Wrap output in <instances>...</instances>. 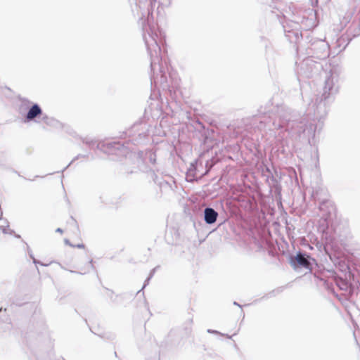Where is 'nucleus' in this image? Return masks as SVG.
<instances>
[{"label": "nucleus", "mask_w": 360, "mask_h": 360, "mask_svg": "<svg viewBox=\"0 0 360 360\" xmlns=\"http://www.w3.org/2000/svg\"><path fill=\"white\" fill-rule=\"evenodd\" d=\"M143 40L150 57V68L153 73V77L157 70L162 72L161 61L160 44L165 37V33L159 30L155 25H148L143 27ZM155 80V78H154ZM156 82V81H155Z\"/></svg>", "instance_id": "nucleus-1"}, {"label": "nucleus", "mask_w": 360, "mask_h": 360, "mask_svg": "<svg viewBox=\"0 0 360 360\" xmlns=\"http://www.w3.org/2000/svg\"><path fill=\"white\" fill-rule=\"evenodd\" d=\"M339 77L336 72H329L326 77L320 101L316 104L317 114H326L328 101L338 92Z\"/></svg>", "instance_id": "nucleus-2"}, {"label": "nucleus", "mask_w": 360, "mask_h": 360, "mask_svg": "<svg viewBox=\"0 0 360 360\" xmlns=\"http://www.w3.org/2000/svg\"><path fill=\"white\" fill-rule=\"evenodd\" d=\"M42 115V110L38 104H34L29 109L25 115V120L27 122L32 121L35 118Z\"/></svg>", "instance_id": "nucleus-3"}, {"label": "nucleus", "mask_w": 360, "mask_h": 360, "mask_svg": "<svg viewBox=\"0 0 360 360\" xmlns=\"http://www.w3.org/2000/svg\"><path fill=\"white\" fill-rule=\"evenodd\" d=\"M297 127L299 129H295L297 133H304L307 134L308 136L314 135L316 128V125L311 122L309 124H304L300 122L299 123V126H297Z\"/></svg>", "instance_id": "nucleus-4"}, {"label": "nucleus", "mask_w": 360, "mask_h": 360, "mask_svg": "<svg viewBox=\"0 0 360 360\" xmlns=\"http://www.w3.org/2000/svg\"><path fill=\"white\" fill-rule=\"evenodd\" d=\"M218 213L211 207H207L204 210V219L208 224L214 223L217 219Z\"/></svg>", "instance_id": "nucleus-5"}, {"label": "nucleus", "mask_w": 360, "mask_h": 360, "mask_svg": "<svg viewBox=\"0 0 360 360\" xmlns=\"http://www.w3.org/2000/svg\"><path fill=\"white\" fill-rule=\"evenodd\" d=\"M119 144L116 143L108 142L106 143H98V147L100 150L105 153L113 154L116 153L115 150H118Z\"/></svg>", "instance_id": "nucleus-6"}, {"label": "nucleus", "mask_w": 360, "mask_h": 360, "mask_svg": "<svg viewBox=\"0 0 360 360\" xmlns=\"http://www.w3.org/2000/svg\"><path fill=\"white\" fill-rule=\"evenodd\" d=\"M309 257L306 254L298 252L295 257L296 262L301 266L305 269H310L311 263L309 262Z\"/></svg>", "instance_id": "nucleus-7"}, {"label": "nucleus", "mask_w": 360, "mask_h": 360, "mask_svg": "<svg viewBox=\"0 0 360 360\" xmlns=\"http://www.w3.org/2000/svg\"><path fill=\"white\" fill-rule=\"evenodd\" d=\"M92 262V259H89L87 261V262L84 266H78L77 268L79 269V271L77 273L80 274H85L89 273L91 269H94Z\"/></svg>", "instance_id": "nucleus-8"}, {"label": "nucleus", "mask_w": 360, "mask_h": 360, "mask_svg": "<svg viewBox=\"0 0 360 360\" xmlns=\"http://www.w3.org/2000/svg\"><path fill=\"white\" fill-rule=\"evenodd\" d=\"M273 124L276 128H284L286 124H290L289 120L287 119L286 116H281L278 122L276 120L274 121Z\"/></svg>", "instance_id": "nucleus-9"}, {"label": "nucleus", "mask_w": 360, "mask_h": 360, "mask_svg": "<svg viewBox=\"0 0 360 360\" xmlns=\"http://www.w3.org/2000/svg\"><path fill=\"white\" fill-rule=\"evenodd\" d=\"M0 230L4 234H12L13 233V231L9 229L8 223L7 221H5L4 225H0Z\"/></svg>", "instance_id": "nucleus-10"}, {"label": "nucleus", "mask_w": 360, "mask_h": 360, "mask_svg": "<svg viewBox=\"0 0 360 360\" xmlns=\"http://www.w3.org/2000/svg\"><path fill=\"white\" fill-rule=\"evenodd\" d=\"M155 269H153L152 270V271L150 272V274L149 276H148V277L147 278V279L145 281V283H144V285H143V288H145V287L148 284L149 281L150 280V278H151L153 277V274H154V272H155Z\"/></svg>", "instance_id": "nucleus-11"}, {"label": "nucleus", "mask_w": 360, "mask_h": 360, "mask_svg": "<svg viewBox=\"0 0 360 360\" xmlns=\"http://www.w3.org/2000/svg\"><path fill=\"white\" fill-rule=\"evenodd\" d=\"M30 256L32 258V259H33V262H34V264H40V265H41V266H47V265H48V264H43V263H41L39 261L37 260V259L33 257V255H32V252H30Z\"/></svg>", "instance_id": "nucleus-12"}, {"label": "nucleus", "mask_w": 360, "mask_h": 360, "mask_svg": "<svg viewBox=\"0 0 360 360\" xmlns=\"http://www.w3.org/2000/svg\"><path fill=\"white\" fill-rule=\"evenodd\" d=\"M72 247H77L78 248H84V245L81 243V244H78L77 245H73Z\"/></svg>", "instance_id": "nucleus-13"}, {"label": "nucleus", "mask_w": 360, "mask_h": 360, "mask_svg": "<svg viewBox=\"0 0 360 360\" xmlns=\"http://www.w3.org/2000/svg\"><path fill=\"white\" fill-rule=\"evenodd\" d=\"M207 332H208L209 333H214V334H218V333H219V332H218V331H217V330H210V329H208V330H207Z\"/></svg>", "instance_id": "nucleus-14"}, {"label": "nucleus", "mask_w": 360, "mask_h": 360, "mask_svg": "<svg viewBox=\"0 0 360 360\" xmlns=\"http://www.w3.org/2000/svg\"><path fill=\"white\" fill-rule=\"evenodd\" d=\"M65 243L67 245H70V246H73L72 245H71V244L70 243V242H69V240H68V239H65Z\"/></svg>", "instance_id": "nucleus-15"}, {"label": "nucleus", "mask_w": 360, "mask_h": 360, "mask_svg": "<svg viewBox=\"0 0 360 360\" xmlns=\"http://www.w3.org/2000/svg\"><path fill=\"white\" fill-rule=\"evenodd\" d=\"M56 232H58V233H63V230H62L60 228H58V229H56Z\"/></svg>", "instance_id": "nucleus-16"}, {"label": "nucleus", "mask_w": 360, "mask_h": 360, "mask_svg": "<svg viewBox=\"0 0 360 360\" xmlns=\"http://www.w3.org/2000/svg\"><path fill=\"white\" fill-rule=\"evenodd\" d=\"M150 162H153V163H154V162H155V159H153V158H150Z\"/></svg>", "instance_id": "nucleus-17"}, {"label": "nucleus", "mask_w": 360, "mask_h": 360, "mask_svg": "<svg viewBox=\"0 0 360 360\" xmlns=\"http://www.w3.org/2000/svg\"><path fill=\"white\" fill-rule=\"evenodd\" d=\"M234 304H235V305H238V307H241V306H240V304H238L237 302H234Z\"/></svg>", "instance_id": "nucleus-18"}, {"label": "nucleus", "mask_w": 360, "mask_h": 360, "mask_svg": "<svg viewBox=\"0 0 360 360\" xmlns=\"http://www.w3.org/2000/svg\"><path fill=\"white\" fill-rule=\"evenodd\" d=\"M294 123L292 124V126H291V129H294Z\"/></svg>", "instance_id": "nucleus-19"}, {"label": "nucleus", "mask_w": 360, "mask_h": 360, "mask_svg": "<svg viewBox=\"0 0 360 360\" xmlns=\"http://www.w3.org/2000/svg\"><path fill=\"white\" fill-rule=\"evenodd\" d=\"M16 238H20V236L19 235H15Z\"/></svg>", "instance_id": "nucleus-20"}]
</instances>
